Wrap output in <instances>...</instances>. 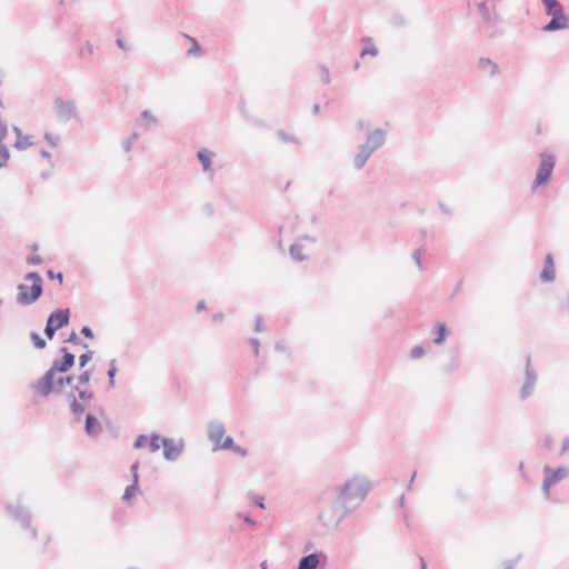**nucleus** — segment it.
<instances>
[{"label":"nucleus","mask_w":569,"mask_h":569,"mask_svg":"<svg viewBox=\"0 0 569 569\" xmlns=\"http://www.w3.org/2000/svg\"><path fill=\"white\" fill-rule=\"evenodd\" d=\"M545 6L552 7V0H542Z\"/></svg>","instance_id":"nucleus-45"},{"label":"nucleus","mask_w":569,"mask_h":569,"mask_svg":"<svg viewBox=\"0 0 569 569\" xmlns=\"http://www.w3.org/2000/svg\"><path fill=\"white\" fill-rule=\"evenodd\" d=\"M535 383V376L527 369V381L522 389V396L527 397L530 392V389L532 388Z\"/></svg>","instance_id":"nucleus-21"},{"label":"nucleus","mask_w":569,"mask_h":569,"mask_svg":"<svg viewBox=\"0 0 569 569\" xmlns=\"http://www.w3.org/2000/svg\"><path fill=\"white\" fill-rule=\"evenodd\" d=\"M162 445H163V456L169 461L176 460L181 455L183 446H184L182 440L174 442L173 440H171L169 438H163Z\"/></svg>","instance_id":"nucleus-8"},{"label":"nucleus","mask_w":569,"mask_h":569,"mask_svg":"<svg viewBox=\"0 0 569 569\" xmlns=\"http://www.w3.org/2000/svg\"><path fill=\"white\" fill-rule=\"evenodd\" d=\"M366 54L376 56L377 54V49L373 46H370V47H367V48L362 49L361 56L363 57Z\"/></svg>","instance_id":"nucleus-35"},{"label":"nucleus","mask_w":569,"mask_h":569,"mask_svg":"<svg viewBox=\"0 0 569 569\" xmlns=\"http://www.w3.org/2000/svg\"><path fill=\"white\" fill-rule=\"evenodd\" d=\"M117 43L118 46L123 49V50H128V47L124 44V42L121 40V39H118L117 40Z\"/></svg>","instance_id":"nucleus-42"},{"label":"nucleus","mask_w":569,"mask_h":569,"mask_svg":"<svg viewBox=\"0 0 569 569\" xmlns=\"http://www.w3.org/2000/svg\"><path fill=\"white\" fill-rule=\"evenodd\" d=\"M204 308V302L203 301H200L198 305H197V309L198 310H202Z\"/></svg>","instance_id":"nucleus-46"},{"label":"nucleus","mask_w":569,"mask_h":569,"mask_svg":"<svg viewBox=\"0 0 569 569\" xmlns=\"http://www.w3.org/2000/svg\"><path fill=\"white\" fill-rule=\"evenodd\" d=\"M425 350L422 347H415L412 350H411V357L413 359H417L419 357H421L423 355Z\"/></svg>","instance_id":"nucleus-33"},{"label":"nucleus","mask_w":569,"mask_h":569,"mask_svg":"<svg viewBox=\"0 0 569 569\" xmlns=\"http://www.w3.org/2000/svg\"><path fill=\"white\" fill-rule=\"evenodd\" d=\"M57 280H59L60 282L62 281V274L61 273L58 274Z\"/></svg>","instance_id":"nucleus-51"},{"label":"nucleus","mask_w":569,"mask_h":569,"mask_svg":"<svg viewBox=\"0 0 569 569\" xmlns=\"http://www.w3.org/2000/svg\"><path fill=\"white\" fill-rule=\"evenodd\" d=\"M66 381H67L68 383H71V382L73 381V378L68 377V378H66Z\"/></svg>","instance_id":"nucleus-49"},{"label":"nucleus","mask_w":569,"mask_h":569,"mask_svg":"<svg viewBox=\"0 0 569 569\" xmlns=\"http://www.w3.org/2000/svg\"><path fill=\"white\" fill-rule=\"evenodd\" d=\"M234 453L240 455L242 457L247 456V450L244 448H241L239 446H233L230 448Z\"/></svg>","instance_id":"nucleus-36"},{"label":"nucleus","mask_w":569,"mask_h":569,"mask_svg":"<svg viewBox=\"0 0 569 569\" xmlns=\"http://www.w3.org/2000/svg\"><path fill=\"white\" fill-rule=\"evenodd\" d=\"M413 258H415L418 267L421 268V263H420L421 253L419 251H416L413 254Z\"/></svg>","instance_id":"nucleus-40"},{"label":"nucleus","mask_w":569,"mask_h":569,"mask_svg":"<svg viewBox=\"0 0 569 569\" xmlns=\"http://www.w3.org/2000/svg\"><path fill=\"white\" fill-rule=\"evenodd\" d=\"M552 7L545 6L546 13L552 17L550 22L542 28L546 32L563 30L569 26V20L565 14L561 4L556 0H552Z\"/></svg>","instance_id":"nucleus-5"},{"label":"nucleus","mask_w":569,"mask_h":569,"mask_svg":"<svg viewBox=\"0 0 569 569\" xmlns=\"http://www.w3.org/2000/svg\"><path fill=\"white\" fill-rule=\"evenodd\" d=\"M305 249L303 241H298L290 247V254L293 259L301 261L305 259V256L301 254V251Z\"/></svg>","instance_id":"nucleus-19"},{"label":"nucleus","mask_w":569,"mask_h":569,"mask_svg":"<svg viewBox=\"0 0 569 569\" xmlns=\"http://www.w3.org/2000/svg\"><path fill=\"white\" fill-rule=\"evenodd\" d=\"M54 108L57 114L63 119H68L74 113V104L71 101L58 99Z\"/></svg>","instance_id":"nucleus-11"},{"label":"nucleus","mask_w":569,"mask_h":569,"mask_svg":"<svg viewBox=\"0 0 569 569\" xmlns=\"http://www.w3.org/2000/svg\"><path fill=\"white\" fill-rule=\"evenodd\" d=\"M68 320L69 311L67 309H58L50 315L48 322L51 323L58 330L66 326L68 323Z\"/></svg>","instance_id":"nucleus-10"},{"label":"nucleus","mask_w":569,"mask_h":569,"mask_svg":"<svg viewBox=\"0 0 569 569\" xmlns=\"http://www.w3.org/2000/svg\"><path fill=\"white\" fill-rule=\"evenodd\" d=\"M546 479L543 481V491L546 495H549L550 487L557 481L565 479L569 470L567 468H559L552 471L550 468H545Z\"/></svg>","instance_id":"nucleus-9"},{"label":"nucleus","mask_w":569,"mask_h":569,"mask_svg":"<svg viewBox=\"0 0 569 569\" xmlns=\"http://www.w3.org/2000/svg\"><path fill=\"white\" fill-rule=\"evenodd\" d=\"M57 280H59L60 282L62 281V274L61 273L58 274Z\"/></svg>","instance_id":"nucleus-50"},{"label":"nucleus","mask_w":569,"mask_h":569,"mask_svg":"<svg viewBox=\"0 0 569 569\" xmlns=\"http://www.w3.org/2000/svg\"><path fill=\"white\" fill-rule=\"evenodd\" d=\"M319 565V556L316 553H311L307 557H303L298 566V569H317Z\"/></svg>","instance_id":"nucleus-15"},{"label":"nucleus","mask_w":569,"mask_h":569,"mask_svg":"<svg viewBox=\"0 0 569 569\" xmlns=\"http://www.w3.org/2000/svg\"><path fill=\"white\" fill-rule=\"evenodd\" d=\"M148 446H149V450L151 452H156L160 449V442H159V437L157 435H153L149 440H148Z\"/></svg>","instance_id":"nucleus-26"},{"label":"nucleus","mask_w":569,"mask_h":569,"mask_svg":"<svg viewBox=\"0 0 569 569\" xmlns=\"http://www.w3.org/2000/svg\"><path fill=\"white\" fill-rule=\"evenodd\" d=\"M81 333H82L84 337L89 338V339H92V338H93V333H92V331H91V329H90L89 327H83V328L81 329Z\"/></svg>","instance_id":"nucleus-39"},{"label":"nucleus","mask_w":569,"mask_h":569,"mask_svg":"<svg viewBox=\"0 0 569 569\" xmlns=\"http://www.w3.org/2000/svg\"><path fill=\"white\" fill-rule=\"evenodd\" d=\"M138 468H139L138 463H133L131 466V472H132V478H133L134 482H138Z\"/></svg>","instance_id":"nucleus-38"},{"label":"nucleus","mask_w":569,"mask_h":569,"mask_svg":"<svg viewBox=\"0 0 569 569\" xmlns=\"http://www.w3.org/2000/svg\"><path fill=\"white\" fill-rule=\"evenodd\" d=\"M371 489L369 480L363 476H353L338 490V499L346 507L359 506Z\"/></svg>","instance_id":"nucleus-1"},{"label":"nucleus","mask_w":569,"mask_h":569,"mask_svg":"<svg viewBox=\"0 0 569 569\" xmlns=\"http://www.w3.org/2000/svg\"><path fill=\"white\" fill-rule=\"evenodd\" d=\"M438 336L435 339V343L440 345L445 341L447 337V328L443 323H439L438 327Z\"/></svg>","instance_id":"nucleus-23"},{"label":"nucleus","mask_w":569,"mask_h":569,"mask_svg":"<svg viewBox=\"0 0 569 569\" xmlns=\"http://www.w3.org/2000/svg\"><path fill=\"white\" fill-rule=\"evenodd\" d=\"M568 446H569V441H568V440H566V441L563 442L562 450H563V451L568 450Z\"/></svg>","instance_id":"nucleus-47"},{"label":"nucleus","mask_w":569,"mask_h":569,"mask_svg":"<svg viewBox=\"0 0 569 569\" xmlns=\"http://www.w3.org/2000/svg\"><path fill=\"white\" fill-rule=\"evenodd\" d=\"M13 132L17 136V140L14 142V148L18 150H24L33 144V141L30 136H24L20 128L13 127Z\"/></svg>","instance_id":"nucleus-12"},{"label":"nucleus","mask_w":569,"mask_h":569,"mask_svg":"<svg viewBox=\"0 0 569 569\" xmlns=\"http://www.w3.org/2000/svg\"><path fill=\"white\" fill-rule=\"evenodd\" d=\"M372 152L369 151V149L367 148V146H362L360 151L358 152V154L356 156L355 158V166L360 169L365 166L366 161L368 160V158L370 157Z\"/></svg>","instance_id":"nucleus-17"},{"label":"nucleus","mask_w":569,"mask_h":569,"mask_svg":"<svg viewBox=\"0 0 569 569\" xmlns=\"http://www.w3.org/2000/svg\"><path fill=\"white\" fill-rule=\"evenodd\" d=\"M41 156H42L43 158H47V159H49V158H50V154H49V152H48V151H42V152H41Z\"/></svg>","instance_id":"nucleus-48"},{"label":"nucleus","mask_w":569,"mask_h":569,"mask_svg":"<svg viewBox=\"0 0 569 569\" xmlns=\"http://www.w3.org/2000/svg\"><path fill=\"white\" fill-rule=\"evenodd\" d=\"M86 431L89 435H97L100 431V423L92 415L87 416Z\"/></svg>","instance_id":"nucleus-18"},{"label":"nucleus","mask_w":569,"mask_h":569,"mask_svg":"<svg viewBox=\"0 0 569 569\" xmlns=\"http://www.w3.org/2000/svg\"><path fill=\"white\" fill-rule=\"evenodd\" d=\"M256 329H257V331L261 330V319L260 318H257V320H256Z\"/></svg>","instance_id":"nucleus-43"},{"label":"nucleus","mask_w":569,"mask_h":569,"mask_svg":"<svg viewBox=\"0 0 569 569\" xmlns=\"http://www.w3.org/2000/svg\"><path fill=\"white\" fill-rule=\"evenodd\" d=\"M142 121L144 127H151L157 123V119L154 116H152L149 111H143L142 114Z\"/></svg>","instance_id":"nucleus-25"},{"label":"nucleus","mask_w":569,"mask_h":569,"mask_svg":"<svg viewBox=\"0 0 569 569\" xmlns=\"http://www.w3.org/2000/svg\"><path fill=\"white\" fill-rule=\"evenodd\" d=\"M57 329L51 323L47 322L44 332L49 339L53 337Z\"/></svg>","instance_id":"nucleus-32"},{"label":"nucleus","mask_w":569,"mask_h":569,"mask_svg":"<svg viewBox=\"0 0 569 569\" xmlns=\"http://www.w3.org/2000/svg\"><path fill=\"white\" fill-rule=\"evenodd\" d=\"M138 490V482H132V485H130L126 491H124V495H123V499L124 500H129L134 493L136 491Z\"/></svg>","instance_id":"nucleus-27"},{"label":"nucleus","mask_w":569,"mask_h":569,"mask_svg":"<svg viewBox=\"0 0 569 569\" xmlns=\"http://www.w3.org/2000/svg\"><path fill=\"white\" fill-rule=\"evenodd\" d=\"M209 438L214 443V450L232 448V438L226 436V430L221 423L210 425Z\"/></svg>","instance_id":"nucleus-6"},{"label":"nucleus","mask_w":569,"mask_h":569,"mask_svg":"<svg viewBox=\"0 0 569 569\" xmlns=\"http://www.w3.org/2000/svg\"><path fill=\"white\" fill-rule=\"evenodd\" d=\"M478 69L487 76H493L498 71V66L490 59L481 58L478 61Z\"/></svg>","instance_id":"nucleus-14"},{"label":"nucleus","mask_w":569,"mask_h":569,"mask_svg":"<svg viewBox=\"0 0 569 569\" xmlns=\"http://www.w3.org/2000/svg\"><path fill=\"white\" fill-rule=\"evenodd\" d=\"M7 134V126L0 120V142H2Z\"/></svg>","instance_id":"nucleus-37"},{"label":"nucleus","mask_w":569,"mask_h":569,"mask_svg":"<svg viewBox=\"0 0 569 569\" xmlns=\"http://www.w3.org/2000/svg\"><path fill=\"white\" fill-rule=\"evenodd\" d=\"M117 373V365L116 360H111L109 363V370H108V378H109V386L112 388L114 387V376Z\"/></svg>","instance_id":"nucleus-24"},{"label":"nucleus","mask_w":569,"mask_h":569,"mask_svg":"<svg viewBox=\"0 0 569 569\" xmlns=\"http://www.w3.org/2000/svg\"><path fill=\"white\" fill-rule=\"evenodd\" d=\"M148 443V438L146 436H139L134 442V448H142Z\"/></svg>","instance_id":"nucleus-30"},{"label":"nucleus","mask_w":569,"mask_h":569,"mask_svg":"<svg viewBox=\"0 0 569 569\" xmlns=\"http://www.w3.org/2000/svg\"><path fill=\"white\" fill-rule=\"evenodd\" d=\"M248 498L250 500H252L254 503H257L261 509L264 508V499L262 496H257V495H253V493H249L248 495Z\"/></svg>","instance_id":"nucleus-29"},{"label":"nucleus","mask_w":569,"mask_h":569,"mask_svg":"<svg viewBox=\"0 0 569 569\" xmlns=\"http://www.w3.org/2000/svg\"><path fill=\"white\" fill-rule=\"evenodd\" d=\"M252 346H253V349H254V352L258 353V347H259V343L257 340H253L252 341Z\"/></svg>","instance_id":"nucleus-44"},{"label":"nucleus","mask_w":569,"mask_h":569,"mask_svg":"<svg viewBox=\"0 0 569 569\" xmlns=\"http://www.w3.org/2000/svg\"><path fill=\"white\" fill-rule=\"evenodd\" d=\"M385 140L383 132L381 130H376L372 132L368 139L367 142L363 146H367L369 151L373 152L377 148H379Z\"/></svg>","instance_id":"nucleus-13"},{"label":"nucleus","mask_w":569,"mask_h":569,"mask_svg":"<svg viewBox=\"0 0 569 569\" xmlns=\"http://www.w3.org/2000/svg\"><path fill=\"white\" fill-rule=\"evenodd\" d=\"M9 157L8 148L0 142V168H3L7 164Z\"/></svg>","instance_id":"nucleus-22"},{"label":"nucleus","mask_w":569,"mask_h":569,"mask_svg":"<svg viewBox=\"0 0 569 569\" xmlns=\"http://www.w3.org/2000/svg\"><path fill=\"white\" fill-rule=\"evenodd\" d=\"M90 376L91 375L89 371L81 373L78 378L80 386H76L74 390L70 393L71 409L76 416L83 413L87 401H89L92 397L88 386Z\"/></svg>","instance_id":"nucleus-4"},{"label":"nucleus","mask_w":569,"mask_h":569,"mask_svg":"<svg viewBox=\"0 0 569 569\" xmlns=\"http://www.w3.org/2000/svg\"><path fill=\"white\" fill-rule=\"evenodd\" d=\"M31 339L38 349H42L46 346V341L37 333L31 335Z\"/></svg>","instance_id":"nucleus-28"},{"label":"nucleus","mask_w":569,"mask_h":569,"mask_svg":"<svg viewBox=\"0 0 569 569\" xmlns=\"http://www.w3.org/2000/svg\"><path fill=\"white\" fill-rule=\"evenodd\" d=\"M44 138L53 147H57L59 144V137L46 133Z\"/></svg>","instance_id":"nucleus-31"},{"label":"nucleus","mask_w":569,"mask_h":569,"mask_svg":"<svg viewBox=\"0 0 569 569\" xmlns=\"http://www.w3.org/2000/svg\"><path fill=\"white\" fill-rule=\"evenodd\" d=\"M541 279L545 281H552L555 279L553 261L550 254H548L546 258V264L541 272Z\"/></svg>","instance_id":"nucleus-16"},{"label":"nucleus","mask_w":569,"mask_h":569,"mask_svg":"<svg viewBox=\"0 0 569 569\" xmlns=\"http://www.w3.org/2000/svg\"><path fill=\"white\" fill-rule=\"evenodd\" d=\"M261 569H266V562L261 563Z\"/></svg>","instance_id":"nucleus-52"},{"label":"nucleus","mask_w":569,"mask_h":569,"mask_svg":"<svg viewBox=\"0 0 569 569\" xmlns=\"http://www.w3.org/2000/svg\"><path fill=\"white\" fill-rule=\"evenodd\" d=\"M73 363L74 356L64 350L63 360L61 362H54L50 370L44 375V377L37 382V392L41 396H47L51 391H60L63 386L64 378L60 376L56 379V376L67 371L73 366Z\"/></svg>","instance_id":"nucleus-2"},{"label":"nucleus","mask_w":569,"mask_h":569,"mask_svg":"<svg viewBox=\"0 0 569 569\" xmlns=\"http://www.w3.org/2000/svg\"><path fill=\"white\" fill-rule=\"evenodd\" d=\"M26 282L18 286V301L21 305H31L41 296L42 280L36 272H30L24 278Z\"/></svg>","instance_id":"nucleus-3"},{"label":"nucleus","mask_w":569,"mask_h":569,"mask_svg":"<svg viewBox=\"0 0 569 569\" xmlns=\"http://www.w3.org/2000/svg\"><path fill=\"white\" fill-rule=\"evenodd\" d=\"M211 156H212V153L208 150H201L198 152V158H199L200 162L202 163L204 171H209V169H210Z\"/></svg>","instance_id":"nucleus-20"},{"label":"nucleus","mask_w":569,"mask_h":569,"mask_svg":"<svg viewBox=\"0 0 569 569\" xmlns=\"http://www.w3.org/2000/svg\"><path fill=\"white\" fill-rule=\"evenodd\" d=\"M553 166L555 161L550 154H541L540 166L535 179V187L545 184L549 180Z\"/></svg>","instance_id":"nucleus-7"},{"label":"nucleus","mask_w":569,"mask_h":569,"mask_svg":"<svg viewBox=\"0 0 569 569\" xmlns=\"http://www.w3.org/2000/svg\"><path fill=\"white\" fill-rule=\"evenodd\" d=\"M199 51V46L197 42H193V47L191 49H189V53H193V52H197Z\"/></svg>","instance_id":"nucleus-41"},{"label":"nucleus","mask_w":569,"mask_h":569,"mask_svg":"<svg viewBox=\"0 0 569 569\" xmlns=\"http://www.w3.org/2000/svg\"><path fill=\"white\" fill-rule=\"evenodd\" d=\"M91 353H83L79 357V365L80 367H84L87 362L90 360Z\"/></svg>","instance_id":"nucleus-34"}]
</instances>
